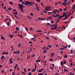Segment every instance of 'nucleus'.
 Returning <instances> with one entry per match:
<instances>
[{"instance_id":"nucleus-1","label":"nucleus","mask_w":75,"mask_h":75,"mask_svg":"<svg viewBox=\"0 0 75 75\" xmlns=\"http://www.w3.org/2000/svg\"><path fill=\"white\" fill-rule=\"evenodd\" d=\"M22 3V4H24V5H26L27 6H30V5L28 4H29V5H31V6H34L33 5V4H34V3L32 2H30L28 1H25L24 2H23Z\"/></svg>"},{"instance_id":"nucleus-2","label":"nucleus","mask_w":75,"mask_h":75,"mask_svg":"<svg viewBox=\"0 0 75 75\" xmlns=\"http://www.w3.org/2000/svg\"><path fill=\"white\" fill-rule=\"evenodd\" d=\"M18 5L19 6H18L19 8L20 9V10H21L22 13H24V11H23V8H24V6L19 3L18 4Z\"/></svg>"},{"instance_id":"nucleus-3","label":"nucleus","mask_w":75,"mask_h":75,"mask_svg":"<svg viewBox=\"0 0 75 75\" xmlns=\"http://www.w3.org/2000/svg\"><path fill=\"white\" fill-rule=\"evenodd\" d=\"M45 8H46L45 9V11H51V9H50L51 7H50L46 6Z\"/></svg>"},{"instance_id":"nucleus-4","label":"nucleus","mask_w":75,"mask_h":75,"mask_svg":"<svg viewBox=\"0 0 75 75\" xmlns=\"http://www.w3.org/2000/svg\"><path fill=\"white\" fill-rule=\"evenodd\" d=\"M36 8L35 9L37 10V11H40V8L37 5V4H36Z\"/></svg>"},{"instance_id":"nucleus-5","label":"nucleus","mask_w":75,"mask_h":75,"mask_svg":"<svg viewBox=\"0 0 75 75\" xmlns=\"http://www.w3.org/2000/svg\"><path fill=\"white\" fill-rule=\"evenodd\" d=\"M63 15L62 16H59V17H64V16H65V14H67V13H68V12H66L64 13V12H63Z\"/></svg>"},{"instance_id":"nucleus-6","label":"nucleus","mask_w":75,"mask_h":75,"mask_svg":"<svg viewBox=\"0 0 75 75\" xmlns=\"http://www.w3.org/2000/svg\"><path fill=\"white\" fill-rule=\"evenodd\" d=\"M12 59H13L12 58H11L9 59V61L10 62L9 64H11L12 63H13V61H12Z\"/></svg>"},{"instance_id":"nucleus-7","label":"nucleus","mask_w":75,"mask_h":75,"mask_svg":"<svg viewBox=\"0 0 75 75\" xmlns=\"http://www.w3.org/2000/svg\"><path fill=\"white\" fill-rule=\"evenodd\" d=\"M6 58L4 56H3L1 58V59H5Z\"/></svg>"},{"instance_id":"nucleus-8","label":"nucleus","mask_w":75,"mask_h":75,"mask_svg":"<svg viewBox=\"0 0 75 75\" xmlns=\"http://www.w3.org/2000/svg\"><path fill=\"white\" fill-rule=\"evenodd\" d=\"M44 70V68H42V69H41L40 70H39L38 71V72H41L42 71Z\"/></svg>"},{"instance_id":"nucleus-9","label":"nucleus","mask_w":75,"mask_h":75,"mask_svg":"<svg viewBox=\"0 0 75 75\" xmlns=\"http://www.w3.org/2000/svg\"><path fill=\"white\" fill-rule=\"evenodd\" d=\"M51 57H53L54 56V53H52L51 54Z\"/></svg>"},{"instance_id":"nucleus-10","label":"nucleus","mask_w":75,"mask_h":75,"mask_svg":"<svg viewBox=\"0 0 75 75\" xmlns=\"http://www.w3.org/2000/svg\"><path fill=\"white\" fill-rule=\"evenodd\" d=\"M36 71V69L35 68H34L33 69V70H32V72H35Z\"/></svg>"},{"instance_id":"nucleus-11","label":"nucleus","mask_w":75,"mask_h":75,"mask_svg":"<svg viewBox=\"0 0 75 75\" xmlns=\"http://www.w3.org/2000/svg\"><path fill=\"white\" fill-rule=\"evenodd\" d=\"M17 66H18V65L17 64H16L14 67V69L17 68Z\"/></svg>"},{"instance_id":"nucleus-12","label":"nucleus","mask_w":75,"mask_h":75,"mask_svg":"<svg viewBox=\"0 0 75 75\" xmlns=\"http://www.w3.org/2000/svg\"><path fill=\"white\" fill-rule=\"evenodd\" d=\"M40 61H41V60H40V59H38V60H36V62H40Z\"/></svg>"},{"instance_id":"nucleus-13","label":"nucleus","mask_w":75,"mask_h":75,"mask_svg":"<svg viewBox=\"0 0 75 75\" xmlns=\"http://www.w3.org/2000/svg\"><path fill=\"white\" fill-rule=\"evenodd\" d=\"M68 18V16H66V17H65L63 19V20H62V21L64 20H65V19H67V18Z\"/></svg>"},{"instance_id":"nucleus-14","label":"nucleus","mask_w":75,"mask_h":75,"mask_svg":"<svg viewBox=\"0 0 75 75\" xmlns=\"http://www.w3.org/2000/svg\"><path fill=\"white\" fill-rule=\"evenodd\" d=\"M64 4H66L68 2L67 0H64Z\"/></svg>"},{"instance_id":"nucleus-15","label":"nucleus","mask_w":75,"mask_h":75,"mask_svg":"<svg viewBox=\"0 0 75 75\" xmlns=\"http://www.w3.org/2000/svg\"><path fill=\"white\" fill-rule=\"evenodd\" d=\"M64 72H68V70L66 69H64Z\"/></svg>"},{"instance_id":"nucleus-16","label":"nucleus","mask_w":75,"mask_h":75,"mask_svg":"<svg viewBox=\"0 0 75 75\" xmlns=\"http://www.w3.org/2000/svg\"><path fill=\"white\" fill-rule=\"evenodd\" d=\"M64 62L62 61H61V62L60 63V65H64Z\"/></svg>"},{"instance_id":"nucleus-17","label":"nucleus","mask_w":75,"mask_h":75,"mask_svg":"<svg viewBox=\"0 0 75 75\" xmlns=\"http://www.w3.org/2000/svg\"><path fill=\"white\" fill-rule=\"evenodd\" d=\"M19 27H17L16 28V31H17L18 30H20V29H19Z\"/></svg>"},{"instance_id":"nucleus-18","label":"nucleus","mask_w":75,"mask_h":75,"mask_svg":"<svg viewBox=\"0 0 75 75\" xmlns=\"http://www.w3.org/2000/svg\"><path fill=\"white\" fill-rule=\"evenodd\" d=\"M16 54H20V52H18V51H16L15 52Z\"/></svg>"},{"instance_id":"nucleus-19","label":"nucleus","mask_w":75,"mask_h":75,"mask_svg":"<svg viewBox=\"0 0 75 75\" xmlns=\"http://www.w3.org/2000/svg\"><path fill=\"white\" fill-rule=\"evenodd\" d=\"M70 75H74V74L72 73V72H71L70 73Z\"/></svg>"},{"instance_id":"nucleus-20","label":"nucleus","mask_w":75,"mask_h":75,"mask_svg":"<svg viewBox=\"0 0 75 75\" xmlns=\"http://www.w3.org/2000/svg\"><path fill=\"white\" fill-rule=\"evenodd\" d=\"M56 17H59V16H60L59 15H58V14H56Z\"/></svg>"},{"instance_id":"nucleus-21","label":"nucleus","mask_w":75,"mask_h":75,"mask_svg":"<svg viewBox=\"0 0 75 75\" xmlns=\"http://www.w3.org/2000/svg\"><path fill=\"white\" fill-rule=\"evenodd\" d=\"M43 13H47L48 12V11H43Z\"/></svg>"},{"instance_id":"nucleus-22","label":"nucleus","mask_w":75,"mask_h":75,"mask_svg":"<svg viewBox=\"0 0 75 75\" xmlns=\"http://www.w3.org/2000/svg\"><path fill=\"white\" fill-rule=\"evenodd\" d=\"M67 64V61L65 60L63 62V64Z\"/></svg>"},{"instance_id":"nucleus-23","label":"nucleus","mask_w":75,"mask_h":75,"mask_svg":"<svg viewBox=\"0 0 75 75\" xmlns=\"http://www.w3.org/2000/svg\"><path fill=\"white\" fill-rule=\"evenodd\" d=\"M57 9H56L54 11H53V13H54L55 12H57Z\"/></svg>"},{"instance_id":"nucleus-24","label":"nucleus","mask_w":75,"mask_h":75,"mask_svg":"<svg viewBox=\"0 0 75 75\" xmlns=\"http://www.w3.org/2000/svg\"><path fill=\"white\" fill-rule=\"evenodd\" d=\"M65 50V48H61L59 50Z\"/></svg>"},{"instance_id":"nucleus-25","label":"nucleus","mask_w":75,"mask_h":75,"mask_svg":"<svg viewBox=\"0 0 75 75\" xmlns=\"http://www.w3.org/2000/svg\"><path fill=\"white\" fill-rule=\"evenodd\" d=\"M27 17H28V18H29V19H30V20L31 19V17L29 16H28Z\"/></svg>"},{"instance_id":"nucleus-26","label":"nucleus","mask_w":75,"mask_h":75,"mask_svg":"<svg viewBox=\"0 0 75 75\" xmlns=\"http://www.w3.org/2000/svg\"><path fill=\"white\" fill-rule=\"evenodd\" d=\"M38 75H44V74L42 73H40L38 74Z\"/></svg>"},{"instance_id":"nucleus-27","label":"nucleus","mask_w":75,"mask_h":75,"mask_svg":"<svg viewBox=\"0 0 75 75\" xmlns=\"http://www.w3.org/2000/svg\"><path fill=\"white\" fill-rule=\"evenodd\" d=\"M36 1H37V2H38V3H40V2L41 0H37Z\"/></svg>"},{"instance_id":"nucleus-28","label":"nucleus","mask_w":75,"mask_h":75,"mask_svg":"<svg viewBox=\"0 0 75 75\" xmlns=\"http://www.w3.org/2000/svg\"><path fill=\"white\" fill-rule=\"evenodd\" d=\"M21 74H23V75H25V73L24 72V71H23L21 73Z\"/></svg>"},{"instance_id":"nucleus-29","label":"nucleus","mask_w":75,"mask_h":75,"mask_svg":"<svg viewBox=\"0 0 75 75\" xmlns=\"http://www.w3.org/2000/svg\"><path fill=\"white\" fill-rule=\"evenodd\" d=\"M8 10H11V7L9 8L8 9Z\"/></svg>"},{"instance_id":"nucleus-30","label":"nucleus","mask_w":75,"mask_h":75,"mask_svg":"<svg viewBox=\"0 0 75 75\" xmlns=\"http://www.w3.org/2000/svg\"><path fill=\"white\" fill-rule=\"evenodd\" d=\"M12 74L13 75H15V72H14L13 71Z\"/></svg>"},{"instance_id":"nucleus-31","label":"nucleus","mask_w":75,"mask_h":75,"mask_svg":"<svg viewBox=\"0 0 75 75\" xmlns=\"http://www.w3.org/2000/svg\"><path fill=\"white\" fill-rule=\"evenodd\" d=\"M9 3L11 4V5H13V3H12V2L11 1L9 2Z\"/></svg>"},{"instance_id":"nucleus-32","label":"nucleus","mask_w":75,"mask_h":75,"mask_svg":"<svg viewBox=\"0 0 75 75\" xmlns=\"http://www.w3.org/2000/svg\"><path fill=\"white\" fill-rule=\"evenodd\" d=\"M40 4H41V5L42 6H43V7H44V4H43V3H40Z\"/></svg>"},{"instance_id":"nucleus-33","label":"nucleus","mask_w":75,"mask_h":75,"mask_svg":"<svg viewBox=\"0 0 75 75\" xmlns=\"http://www.w3.org/2000/svg\"><path fill=\"white\" fill-rule=\"evenodd\" d=\"M24 69V72H27V70L25 68H23Z\"/></svg>"},{"instance_id":"nucleus-34","label":"nucleus","mask_w":75,"mask_h":75,"mask_svg":"<svg viewBox=\"0 0 75 75\" xmlns=\"http://www.w3.org/2000/svg\"><path fill=\"white\" fill-rule=\"evenodd\" d=\"M70 3V1H69L66 4V5H68Z\"/></svg>"},{"instance_id":"nucleus-35","label":"nucleus","mask_w":75,"mask_h":75,"mask_svg":"<svg viewBox=\"0 0 75 75\" xmlns=\"http://www.w3.org/2000/svg\"><path fill=\"white\" fill-rule=\"evenodd\" d=\"M44 19H45V18H42L40 20H42V21H43V20H44Z\"/></svg>"},{"instance_id":"nucleus-36","label":"nucleus","mask_w":75,"mask_h":75,"mask_svg":"<svg viewBox=\"0 0 75 75\" xmlns=\"http://www.w3.org/2000/svg\"><path fill=\"white\" fill-rule=\"evenodd\" d=\"M36 32H42V31H41V30H38L36 31Z\"/></svg>"},{"instance_id":"nucleus-37","label":"nucleus","mask_w":75,"mask_h":75,"mask_svg":"<svg viewBox=\"0 0 75 75\" xmlns=\"http://www.w3.org/2000/svg\"><path fill=\"white\" fill-rule=\"evenodd\" d=\"M53 60V59H50L49 60V61H52Z\"/></svg>"},{"instance_id":"nucleus-38","label":"nucleus","mask_w":75,"mask_h":75,"mask_svg":"<svg viewBox=\"0 0 75 75\" xmlns=\"http://www.w3.org/2000/svg\"><path fill=\"white\" fill-rule=\"evenodd\" d=\"M36 37H37V36H36V35H35V37H33V38H32L33 39H35V38H36Z\"/></svg>"},{"instance_id":"nucleus-39","label":"nucleus","mask_w":75,"mask_h":75,"mask_svg":"<svg viewBox=\"0 0 75 75\" xmlns=\"http://www.w3.org/2000/svg\"><path fill=\"white\" fill-rule=\"evenodd\" d=\"M64 57L65 58H67V55H65L64 56Z\"/></svg>"},{"instance_id":"nucleus-40","label":"nucleus","mask_w":75,"mask_h":75,"mask_svg":"<svg viewBox=\"0 0 75 75\" xmlns=\"http://www.w3.org/2000/svg\"><path fill=\"white\" fill-rule=\"evenodd\" d=\"M56 10L57 11V13H60V12H59V11L58 9H56Z\"/></svg>"},{"instance_id":"nucleus-41","label":"nucleus","mask_w":75,"mask_h":75,"mask_svg":"<svg viewBox=\"0 0 75 75\" xmlns=\"http://www.w3.org/2000/svg\"><path fill=\"white\" fill-rule=\"evenodd\" d=\"M49 50V48L48 47H46V50Z\"/></svg>"},{"instance_id":"nucleus-42","label":"nucleus","mask_w":75,"mask_h":75,"mask_svg":"<svg viewBox=\"0 0 75 75\" xmlns=\"http://www.w3.org/2000/svg\"><path fill=\"white\" fill-rule=\"evenodd\" d=\"M52 16H53V17H56V16H55V15H54V14H53L52 15Z\"/></svg>"},{"instance_id":"nucleus-43","label":"nucleus","mask_w":75,"mask_h":75,"mask_svg":"<svg viewBox=\"0 0 75 75\" xmlns=\"http://www.w3.org/2000/svg\"><path fill=\"white\" fill-rule=\"evenodd\" d=\"M47 51L45 50H44V52H44V53H46V52H47Z\"/></svg>"},{"instance_id":"nucleus-44","label":"nucleus","mask_w":75,"mask_h":75,"mask_svg":"<svg viewBox=\"0 0 75 75\" xmlns=\"http://www.w3.org/2000/svg\"><path fill=\"white\" fill-rule=\"evenodd\" d=\"M75 5H74V7H73L72 8V9H75Z\"/></svg>"},{"instance_id":"nucleus-45","label":"nucleus","mask_w":75,"mask_h":75,"mask_svg":"<svg viewBox=\"0 0 75 75\" xmlns=\"http://www.w3.org/2000/svg\"><path fill=\"white\" fill-rule=\"evenodd\" d=\"M10 25V24H9V22H7V25L8 26Z\"/></svg>"},{"instance_id":"nucleus-46","label":"nucleus","mask_w":75,"mask_h":75,"mask_svg":"<svg viewBox=\"0 0 75 75\" xmlns=\"http://www.w3.org/2000/svg\"><path fill=\"white\" fill-rule=\"evenodd\" d=\"M35 54H33L32 55V57H35Z\"/></svg>"},{"instance_id":"nucleus-47","label":"nucleus","mask_w":75,"mask_h":75,"mask_svg":"<svg viewBox=\"0 0 75 75\" xmlns=\"http://www.w3.org/2000/svg\"><path fill=\"white\" fill-rule=\"evenodd\" d=\"M52 66L53 67H54V66H55V65H54V64H52Z\"/></svg>"},{"instance_id":"nucleus-48","label":"nucleus","mask_w":75,"mask_h":75,"mask_svg":"<svg viewBox=\"0 0 75 75\" xmlns=\"http://www.w3.org/2000/svg\"><path fill=\"white\" fill-rule=\"evenodd\" d=\"M54 28H52L51 29L52 30H54Z\"/></svg>"},{"instance_id":"nucleus-49","label":"nucleus","mask_w":75,"mask_h":75,"mask_svg":"<svg viewBox=\"0 0 75 75\" xmlns=\"http://www.w3.org/2000/svg\"><path fill=\"white\" fill-rule=\"evenodd\" d=\"M1 38L2 40H4V38L3 36Z\"/></svg>"},{"instance_id":"nucleus-50","label":"nucleus","mask_w":75,"mask_h":75,"mask_svg":"<svg viewBox=\"0 0 75 75\" xmlns=\"http://www.w3.org/2000/svg\"><path fill=\"white\" fill-rule=\"evenodd\" d=\"M25 28V29L26 31H28V28Z\"/></svg>"},{"instance_id":"nucleus-51","label":"nucleus","mask_w":75,"mask_h":75,"mask_svg":"<svg viewBox=\"0 0 75 75\" xmlns=\"http://www.w3.org/2000/svg\"><path fill=\"white\" fill-rule=\"evenodd\" d=\"M51 23H52V24H53V23H54V22L53 21H51Z\"/></svg>"},{"instance_id":"nucleus-52","label":"nucleus","mask_w":75,"mask_h":75,"mask_svg":"<svg viewBox=\"0 0 75 75\" xmlns=\"http://www.w3.org/2000/svg\"><path fill=\"white\" fill-rule=\"evenodd\" d=\"M4 54H5V52H4L2 54V55H4Z\"/></svg>"},{"instance_id":"nucleus-53","label":"nucleus","mask_w":75,"mask_h":75,"mask_svg":"<svg viewBox=\"0 0 75 75\" xmlns=\"http://www.w3.org/2000/svg\"><path fill=\"white\" fill-rule=\"evenodd\" d=\"M48 47H49V48H51V45H48Z\"/></svg>"},{"instance_id":"nucleus-54","label":"nucleus","mask_w":75,"mask_h":75,"mask_svg":"<svg viewBox=\"0 0 75 75\" xmlns=\"http://www.w3.org/2000/svg\"><path fill=\"white\" fill-rule=\"evenodd\" d=\"M57 27H55L54 28V29H55V30H56L57 29Z\"/></svg>"},{"instance_id":"nucleus-55","label":"nucleus","mask_w":75,"mask_h":75,"mask_svg":"<svg viewBox=\"0 0 75 75\" xmlns=\"http://www.w3.org/2000/svg\"><path fill=\"white\" fill-rule=\"evenodd\" d=\"M30 15H31V16H33L34 14H33V13H31Z\"/></svg>"},{"instance_id":"nucleus-56","label":"nucleus","mask_w":75,"mask_h":75,"mask_svg":"<svg viewBox=\"0 0 75 75\" xmlns=\"http://www.w3.org/2000/svg\"><path fill=\"white\" fill-rule=\"evenodd\" d=\"M47 19H49V20L50 19H51V18L50 17H49L47 18Z\"/></svg>"},{"instance_id":"nucleus-57","label":"nucleus","mask_w":75,"mask_h":75,"mask_svg":"<svg viewBox=\"0 0 75 75\" xmlns=\"http://www.w3.org/2000/svg\"><path fill=\"white\" fill-rule=\"evenodd\" d=\"M13 35H10V38H12V37H13Z\"/></svg>"},{"instance_id":"nucleus-58","label":"nucleus","mask_w":75,"mask_h":75,"mask_svg":"<svg viewBox=\"0 0 75 75\" xmlns=\"http://www.w3.org/2000/svg\"><path fill=\"white\" fill-rule=\"evenodd\" d=\"M1 72H2V73H4V70H3L1 71Z\"/></svg>"},{"instance_id":"nucleus-59","label":"nucleus","mask_w":75,"mask_h":75,"mask_svg":"<svg viewBox=\"0 0 75 75\" xmlns=\"http://www.w3.org/2000/svg\"><path fill=\"white\" fill-rule=\"evenodd\" d=\"M45 38H46V39H47V40H49V39H50V38L47 37H45Z\"/></svg>"},{"instance_id":"nucleus-60","label":"nucleus","mask_w":75,"mask_h":75,"mask_svg":"<svg viewBox=\"0 0 75 75\" xmlns=\"http://www.w3.org/2000/svg\"><path fill=\"white\" fill-rule=\"evenodd\" d=\"M30 30H33V28H30Z\"/></svg>"},{"instance_id":"nucleus-61","label":"nucleus","mask_w":75,"mask_h":75,"mask_svg":"<svg viewBox=\"0 0 75 75\" xmlns=\"http://www.w3.org/2000/svg\"><path fill=\"white\" fill-rule=\"evenodd\" d=\"M64 11H66L67 10V8H65L63 10Z\"/></svg>"},{"instance_id":"nucleus-62","label":"nucleus","mask_w":75,"mask_h":75,"mask_svg":"<svg viewBox=\"0 0 75 75\" xmlns=\"http://www.w3.org/2000/svg\"><path fill=\"white\" fill-rule=\"evenodd\" d=\"M50 68L51 69H53V67H50Z\"/></svg>"},{"instance_id":"nucleus-63","label":"nucleus","mask_w":75,"mask_h":75,"mask_svg":"<svg viewBox=\"0 0 75 75\" xmlns=\"http://www.w3.org/2000/svg\"><path fill=\"white\" fill-rule=\"evenodd\" d=\"M31 75V73H28V75Z\"/></svg>"},{"instance_id":"nucleus-64","label":"nucleus","mask_w":75,"mask_h":75,"mask_svg":"<svg viewBox=\"0 0 75 75\" xmlns=\"http://www.w3.org/2000/svg\"><path fill=\"white\" fill-rule=\"evenodd\" d=\"M73 53H74V54H75V50H73Z\"/></svg>"}]
</instances>
